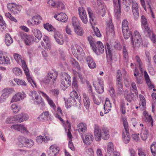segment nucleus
<instances>
[{
    "mask_svg": "<svg viewBox=\"0 0 156 156\" xmlns=\"http://www.w3.org/2000/svg\"><path fill=\"white\" fill-rule=\"evenodd\" d=\"M122 31L124 38L125 39H127L130 36H132V33L129 30H122Z\"/></svg>",
    "mask_w": 156,
    "mask_h": 156,
    "instance_id": "obj_42",
    "label": "nucleus"
},
{
    "mask_svg": "<svg viewBox=\"0 0 156 156\" xmlns=\"http://www.w3.org/2000/svg\"><path fill=\"white\" fill-rule=\"evenodd\" d=\"M131 87L132 91L135 93L136 95L138 94L137 90L135 83L133 82L131 83Z\"/></svg>",
    "mask_w": 156,
    "mask_h": 156,
    "instance_id": "obj_56",
    "label": "nucleus"
},
{
    "mask_svg": "<svg viewBox=\"0 0 156 156\" xmlns=\"http://www.w3.org/2000/svg\"><path fill=\"white\" fill-rule=\"evenodd\" d=\"M92 49L97 55H99L104 52V47L102 43L98 41L97 43V46L95 45V47H93Z\"/></svg>",
    "mask_w": 156,
    "mask_h": 156,
    "instance_id": "obj_9",
    "label": "nucleus"
},
{
    "mask_svg": "<svg viewBox=\"0 0 156 156\" xmlns=\"http://www.w3.org/2000/svg\"><path fill=\"white\" fill-rule=\"evenodd\" d=\"M114 7V12L115 16L117 19H118L120 15L121 12V6L119 5L118 6H115Z\"/></svg>",
    "mask_w": 156,
    "mask_h": 156,
    "instance_id": "obj_38",
    "label": "nucleus"
},
{
    "mask_svg": "<svg viewBox=\"0 0 156 156\" xmlns=\"http://www.w3.org/2000/svg\"><path fill=\"white\" fill-rule=\"evenodd\" d=\"M30 95L33 98H35L37 100L38 98V95L37 93V92L35 91H31L30 94Z\"/></svg>",
    "mask_w": 156,
    "mask_h": 156,
    "instance_id": "obj_63",
    "label": "nucleus"
},
{
    "mask_svg": "<svg viewBox=\"0 0 156 156\" xmlns=\"http://www.w3.org/2000/svg\"><path fill=\"white\" fill-rule=\"evenodd\" d=\"M9 91L7 90H5V92L3 93L1 96L2 98H3L5 100L6 98L9 96Z\"/></svg>",
    "mask_w": 156,
    "mask_h": 156,
    "instance_id": "obj_64",
    "label": "nucleus"
},
{
    "mask_svg": "<svg viewBox=\"0 0 156 156\" xmlns=\"http://www.w3.org/2000/svg\"><path fill=\"white\" fill-rule=\"evenodd\" d=\"M116 85L117 93L122 94L123 90L122 82H116Z\"/></svg>",
    "mask_w": 156,
    "mask_h": 156,
    "instance_id": "obj_31",
    "label": "nucleus"
},
{
    "mask_svg": "<svg viewBox=\"0 0 156 156\" xmlns=\"http://www.w3.org/2000/svg\"><path fill=\"white\" fill-rule=\"evenodd\" d=\"M10 63L9 58L0 50V64L7 66Z\"/></svg>",
    "mask_w": 156,
    "mask_h": 156,
    "instance_id": "obj_10",
    "label": "nucleus"
},
{
    "mask_svg": "<svg viewBox=\"0 0 156 156\" xmlns=\"http://www.w3.org/2000/svg\"><path fill=\"white\" fill-rule=\"evenodd\" d=\"M57 76V72H50L48 73L47 77L43 80V82L45 83L53 85L56 83Z\"/></svg>",
    "mask_w": 156,
    "mask_h": 156,
    "instance_id": "obj_5",
    "label": "nucleus"
},
{
    "mask_svg": "<svg viewBox=\"0 0 156 156\" xmlns=\"http://www.w3.org/2000/svg\"><path fill=\"white\" fill-rule=\"evenodd\" d=\"M16 120L20 122H21L28 119V115L25 113H21L15 116Z\"/></svg>",
    "mask_w": 156,
    "mask_h": 156,
    "instance_id": "obj_23",
    "label": "nucleus"
},
{
    "mask_svg": "<svg viewBox=\"0 0 156 156\" xmlns=\"http://www.w3.org/2000/svg\"><path fill=\"white\" fill-rule=\"evenodd\" d=\"M77 128L78 131L82 136L87 130V125L82 122L80 123L77 125Z\"/></svg>",
    "mask_w": 156,
    "mask_h": 156,
    "instance_id": "obj_22",
    "label": "nucleus"
},
{
    "mask_svg": "<svg viewBox=\"0 0 156 156\" xmlns=\"http://www.w3.org/2000/svg\"><path fill=\"white\" fill-rule=\"evenodd\" d=\"M79 14L82 22L86 24L87 22V19L86 12L84 8L82 7H80L78 9Z\"/></svg>",
    "mask_w": 156,
    "mask_h": 156,
    "instance_id": "obj_11",
    "label": "nucleus"
},
{
    "mask_svg": "<svg viewBox=\"0 0 156 156\" xmlns=\"http://www.w3.org/2000/svg\"><path fill=\"white\" fill-rule=\"evenodd\" d=\"M122 30H129L128 27V22L127 20H124L122 23Z\"/></svg>",
    "mask_w": 156,
    "mask_h": 156,
    "instance_id": "obj_39",
    "label": "nucleus"
},
{
    "mask_svg": "<svg viewBox=\"0 0 156 156\" xmlns=\"http://www.w3.org/2000/svg\"><path fill=\"white\" fill-rule=\"evenodd\" d=\"M15 81L18 85L24 86H26L27 85L26 82L23 80L16 79L15 80Z\"/></svg>",
    "mask_w": 156,
    "mask_h": 156,
    "instance_id": "obj_50",
    "label": "nucleus"
},
{
    "mask_svg": "<svg viewBox=\"0 0 156 156\" xmlns=\"http://www.w3.org/2000/svg\"><path fill=\"white\" fill-rule=\"evenodd\" d=\"M114 150V146L113 144L111 142L109 143L107 151L108 153L113 152Z\"/></svg>",
    "mask_w": 156,
    "mask_h": 156,
    "instance_id": "obj_52",
    "label": "nucleus"
},
{
    "mask_svg": "<svg viewBox=\"0 0 156 156\" xmlns=\"http://www.w3.org/2000/svg\"><path fill=\"white\" fill-rule=\"evenodd\" d=\"M36 141L38 144H41L42 143H46V140L44 136H39L36 138Z\"/></svg>",
    "mask_w": 156,
    "mask_h": 156,
    "instance_id": "obj_36",
    "label": "nucleus"
},
{
    "mask_svg": "<svg viewBox=\"0 0 156 156\" xmlns=\"http://www.w3.org/2000/svg\"><path fill=\"white\" fill-rule=\"evenodd\" d=\"M72 24L74 28L80 26V24L76 18L73 17L72 19Z\"/></svg>",
    "mask_w": 156,
    "mask_h": 156,
    "instance_id": "obj_40",
    "label": "nucleus"
},
{
    "mask_svg": "<svg viewBox=\"0 0 156 156\" xmlns=\"http://www.w3.org/2000/svg\"><path fill=\"white\" fill-rule=\"evenodd\" d=\"M137 150V154L139 156H146V153L142 149L138 148Z\"/></svg>",
    "mask_w": 156,
    "mask_h": 156,
    "instance_id": "obj_60",
    "label": "nucleus"
},
{
    "mask_svg": "<svg viewBox=\"0 0 156 156\" xmlns=\"http://www.w3.org/2000/svg\"><path fill=\"white\" fill-rule=\"evenodd\" d=\"M105 50L107 58V61L111 63L112 60V51L108 43H107L105 45Z\"/></svg>",
    "mask_w": 156,
    "mask_h": 156,
    "instance_id": "obj_12",
    "label": "nucleus"
},
{
    "mask_svg": "<svg viewBox=\"0 0 156 156\" xmlns=\"http://www.w3.org/2000/svg\"><path fill=\"white\" fill-rule=\"evenodd\" d=\"M54 37L58 44L61 45H62L63 44L64 39L63 36L58 31L55 32Z\"/></svg>",
    "mask_w": 156,
    "mask_h": 156,
    "instance_id": "obj_21",
    "label": "nucleus"
},
{
    "mask_svg": "<svg viewBox=\"0 0 156 156\" xmlns=\"http://www.w3.org/2000/svg\"><path fill=\"white\" fill-rule=\"evenodd\" d=\"M34 143L33 140L23 138L22 144L25 147L30 148L34 145Z\"/></svg>",
    "mask_w": 156,
    "mask_h": 156,
    "instance_id": "obj_19",
    "label": "nucleus"
},
{
    "mask_svg": "<svg viewBox=\"0 0 156 156\" xmlns=\"http://www.w3.org/2000/svg\"><path fill=\"white\" fill-rule=\"evenodd\" d=\"M81 97L79 96L75 90H73L70 92V97L67 100V102L71 103L70 105H72L73 103H75V105L77 106L80 107L81 105Z\"/></svg>",
    "mask_w": 156,
    "mask_h": 156,
    "instance_id": "obj_2",
    "label": "nucleus"
},
{
    "mask_svg": "<svg viewBox=\"0 0 156 156\" xmlns=\"http://www.w3.org/2000/svg\"><path fill=\"white\" fill-rule=\"evenodd\" d=\"M102 131L101 132L98 125H95L94 133L95 138L97 141H100L101 137L105 140H107L109 138V131L107 128L103 127Z\"/></svg>",
    "mask_w": 156,
    "mask_h": 156,
    "instance_id": "obj_1",
    "label": "nucleus"
},
{
    "mask_svg": "<svg viewBox=\"0 0 156 156\" xmlns=\"http://www.w3.org/2000/svg\"><path fill=\"white\" fill-rule=\"evenodd\" d=\"M56 7L60 10H62L64 9L65 7L63 3L61 2H57Z\"/></svg>",
    "mask_w": 156,
    "mask_h": 156,
    "instance_id": "obj_48",
    "label": "nucleus"
},
{
    "mask_svg": "<svg viewBox=\"0 0 156 156\" xmlns=\"http://www.w3.org/2000/svg\"><path fill=\"white\" fill-rule=\"evenodd\" d=\"M13 40L10 35L7 33L5 35V43L7 46L10 45L13 42Z\"/></svg>",
    "mask_w": 156,
    "mask_h": 156,
    "instance_id": "obj_30",
    "label": "nucleus"
},
{
    "mask_svg": "<svg viewBox=\"0 0 156 156\" xmlns=\"http://www.w3.org/2000/svg\"><path fill=\"white\" fill-rule=\"evenodd\" d=\"M40 17L39 16L37 15L36 16H34L32 18L31 22H30V20L28 21L29 24H30L33 25L34 24H38L40 23Z\"/></svg>",
    "mask_w": 156,
    "mask_h": 156,
    "instance_id": "obj_26",
    "label": "nucleus"
},
{
    "mask_svg": "<svg viewBox=\"0 0 156 156\" xmlns=\"http://www.w3.org/2000/svg\"><path fill=\"white\" fill-rule=\"evenodd\" d=\"M44 27L45 29L47 30L48 31L55 32V29L54 28L52 25L49 24L48 23L44 24Z\"/></svg>",
    "mask_w": 156,
    "mask_h": 156,
    "instance_id": "obj_34",
    "label": "nucleus"
},
{
    "mask_svg": "<svg viewBox=\"0 0 156 156\" xmlns=\"http://www.w3.org/2000/svg\"><path fill=\"white\" fill-rule=\"evenodd\" d=\"M146 35L150 38L154 44H156V35L153 33L151 31V32L150 34V36H148L147 34H145Z\"/></svg>",
    "mask_w": 156,
    "mask_h": 156,
    "instance_id": "obj_45",
    "label": "nucleus"
},
{
    "mask_svg": "<svg viewBox=\"0 0 156 156\" xmlns=\"http://www.w3.org/2000/svg\"><path fill=\"white\" fill-rule=\"evenodd\" d=\"M40 117L42 119H51V114L48 111H44L40 115Z\"/></svg>",
    "mask_w": 156,
    "mask_h": 156,
    "instance_id": "obj_32",
    "label": "nucleus"
},
{
    "mask_svg": "<svg viewBox=\"0 0 156 156\" xmlns=\"http://www.w3.org/2000/svg\"><path fill=\"white\" fill-rule=\"evenodd\" d=\"M132 9L134 18L135 20H136L139 16L138 5L137 3L133 2L132 3Z\"/></svg>",
    "mask_w": 156,
    "mask_h": 156,
    "instance_id": "obj_15",
    "label": "nucleus"
},
{
    "mask_svg": "<svg viewBox=\"0 0 156 156\" xmlns=\"http://www.w3.org/2000/svg\"><path fill=\"white\" fill-rule=\"evenodd\" d=\"M76 33L78 35L82 36L83 35V32L82 29L80 26L74 28Z\"/></svg>",
    "mask_w": 156,
    "mask_h": 156,
    "instance_id": "obj_47",
    "label": "nucleus"
},
{
    "mask_svg": "<svg viewBox=\"0 0 156 156\" xmlns=\"http://www.w3.org/2000/svg\"><path fill=\"white\" fill-rule=\"evenodd\" d=\"M71 84V81H69V80L66 81V79H62L60 86L62 89L64 90H65L69 86H70Z\"/></svg>",
    "mask_w": 156,
    "mask_h": 156,
    "instance_id": "obj_28",
    "label": "nucleus"
},
{
    "mask_svg": "<svg viewBox=\"0 0 156 156\" xmlns=\"http://www.w3.org/2000/svg\"><path fill=\"white\" fill-rule=\"evenodd\" d=\"M151 150L153 156H156V142H153L151 146Z\"/></svg>",
    "mask_w": 156,
    "mask_h": 156,
    "instance_id": "obj_37",
    "label": "nucleus"
},
{
    "mask_svg": "<svg viewBox=\"0 0 156 156\" xmlns=\"http://www.w3.org/2000/svg\"><path fill=\"white\" fill-rule=\"evenodd\" d=\"M93 85L98 93L101 94L104 92L103 82L102 80H98L97 81L94 82Z\"/></svg>",
    "mask_w": 156,
    "mask_h": 156,
    "instance_id": "obj_6",
    "label": "nucleus"
},
{
    "mask_svg": "<svg viewBox=\"0 0 156 156\" xmlns=\"http://www.w3.org/2000/svg\"><path fill=\"white\" fill-rule=\"evenodd\" d=\"M111 104L110 101L108 98H106L104 107L105 114L111 110Z\"/></svg>",
    "mask_w": 156,
    "mask_h": 156,
    "instance_id": "obj_27",
    "label": "nucleus"
},
{
    "mask_svg": "<svg viewBox=\"0 0 156 156\" xmlns=\"http://www.w3.org/2000/svg\"><path fill=\"white\" fill-rule=\"evenodd\" d=\"M21 62L23 68V69L25 74L26 75H28L29 74V70L27 67L26 62L24 61L21 60Z\"/></svg>",
    "mask_w": 156,
    "mask_h": 156,
    "instance_id": "obj_43",
    "label": "nucleus"
},
{
    "mask_svg": "<svg viewBox=\"0 0 156 156\" xmlns=\"http://www.w3.org/2000/svg\"><path fill=\"white\" fill-rule=\"evenodd\" d=\"M143 114L147 120V121L151 122V125L152 126H153V121L151 115H149L148 113L146 111H144Z\"/></svg>",
    "mask_w": 156,
    "mask_h": 156,
    "instance_id": "obj_41",
    "label": "nucleus"
},
{
    "mask_svg": "<svg viewBox=\"0 0 156 156\" xmlns=\"http://www.w3.org/2000/svg\"><path fill=\"white\" fill-rule=\"evenodd\" d=\"M11 128L25 133H28L27 128L24 125L22 124L13 125L11 126Z\"/></svg>",
    "mask_w": 156,
    "mask_h": 156,
    "instance_id": "obj_13",
    "label": "nucleus"
},
{
    "mask_svg": "<svg viewBox=\"0 0 156 156\" xmlns=\"http://www.w3.org/2000/svg\"><path fill=\"white\" fill-rule=\"evenodd\" d=\"M81 136L84 143L87 145H90L94 139L93 135L90 133L86 134L84 138L83 135Z\"/></svg>",
    "mask_w": 156,
    "mask_h": 156,
    "instance_id": "obj_14",
    "label": "nucleus"
},
{
    "mask_svg": "<svg viewBox=\"0 0 156 156\" xmlns=\"http://www.w3.org/2000/svg\"><path fill=\"white\" fill-rule=\"evenodd\" d=\"M86 61L90 68L93 69L96 67V64L91 57L90 56L87 57L86 58Z\"/></svg>",
    "mask_w": 156,
    "mask_h": 156,
    "instance_id": "obj_24",
    "label": "nucleus"
},
{
    "mask_svg": "<svg viewBox=\"0 0 156 156\" xmlns=\"http://www.w3.org/2000/svg\"><path fill=\"white\" fill-rule=\"evenodd\" d=\"M131 44L133 48L135 47H140L142 44V41L141 36L137 31L134 32L133 37L131 36L130 37Z\"/></svg>",
    "mask_w": 156,
    "mask_h": 156,
    "instance_id": "obj_3",
    "label": "nucleus"
},
{
    "mask_svg": "<svg viewBox=\"0 0 156 156\" xmlns=\"http://www.w3.org/2000/svg\"><path fill=\"white\" fill-rule=\"evenodd\" d=\"M54 17L57 20L62 22H66L68 19L66 15L62 12H61L57 15L55 14Z\"/></svg>",
    "mask_w": 156,
    "mask_h": 156,
    "instance_id": "obj_16",
    "label": "nucleus"
},
{
    "mask_svg": "<svg viewBox=\"0 0 156 156\" xmlns=\"http://www.w3.org/2000/svg\"><path fill=\"white\" fill-rule=\"evenodd\" d=\"M22 37L24 39L25 44L27 45H30L34 42H35V37L33 36L28 35L24 33L22 35Z\"/></svg>",
    "mask_w": 156,
    "mask_h": 156,
    "instance_id": "obj_8",
    "label": "nucleus"
},
{
    "mask_svg": "<svg viewBox=\"0 0 156 156\" xmlns=\"http://www.w3.org/2000/svg\"><path fill=\"white\" fill-rule=\"evenodd\" d=\"M87 40L89 42L90 44V46L92 47V48L94 47H95V44L94 42L93 41V38L91 36H89L87 37Z\"/></svg>",
    "mask_w": 156,
    "mask_h": 156,
    "instance_id": "obj_57",
    "label": "nucleus"
},
{
    "mask_svg": "<svg viewBox=\"0 0 156 156\" xmlns=\"http://www.w3.org/2000/svg\"><path fill=\"white\" fill-rule=\"evenodd\" d=\"M22 8V7L21 5H16V6L14 8L11 12L14 14H18L20 12Z\"/></svg>",
    "mask_w": 156,
    "mask_h": 156,
    "instance_id": "obj_44",
    "label": "nucleus"
},
{
    "mask_svg": "<svg viewBox=\"0 0 156 156\" xmlns=\"http://www.w3.org/2000/svg\"><path fill=\"white\" fill-rule=\"evenodd\" d=\"M125 103L124 101L122 100L121 102L120 109L122 113L123 114H125L126 113V108L125 107Z\"/></svg>",
    "mask_w": 156,
    "mask_h": 156,
    "instance_id": "obj_51",
    "label": "nucleus"
},
{
    "mask_svg": "<svg viewBox=\"0 0 156 156\" xmlns=\"http://www.w3.org/2000/svg\"><path fill=\"white\" fill-rule=\"evenodd\" d=\"M11 109L13 110V112L16 114L20 111V108L15 104H12L11 107Z\"/></svg>",
    "mask_w": 156,
    "mask_h": 156,
    "instance_id": "obj_49",
    "label": "nucleus"
},
{
    "mask_svg": "<svg viewBox=\"0 0 156 156\" xmlns=\"http://www.w3.org/2000/svg\"><path fill=\"white\" fill-rule=\"evenodd\" d=\"M51 152L49 154V156H57L59 151V148L56 145H53L50 147Z\"/></svg>",
    "mask_w": 156,
    "mask_h": 156,
    "instance_id": "obj_20",
    "label": "nucleus"
},
{
    "mask_svg": "<svg viewBox=\"0 0 156 156\" xmlns=\"http://www.w3.org/2000/svg\"><path fill=\"white\" fill-rule=\"evenodd\" d=\"M116 82H122V74L119 70L117 71Z\"/></svg>",
    "mask_w": 156,
    "mask_h": 156,
    "instance_id": "obj_46",
    "label": "nucleus"
},
{
    "mask_svg": "<svg viewBox=\"0 0 156 156\" xmlns=\"http://www.w3.org/2000/svg\"><path fill=\"white\" fill-rule=\"evenodd\" d=\"M123 52L124 58L125 59H127L128 58V52L126 47L125 46H123Z\"/></svg>",
    "mask_w": 156,
    "mask_h": 156,
    "instance_id": "obj_58",
    "label": "nucleus"
},
{
    "mask_svg": "<svg viewBox=\"0 0 156 156\" xmlns=\"http://www.w3.org/2000/svg\"><path fill=\"white\" fill-rule=\"evenodd\" d=\"M43 40L45 42L44 43L43 42H41V44L42 47H45V44L48 47H49L50 46V44L49 38L47 36H44L43 37Z\"/></svg>",
    "mask_w": 156,
    "mask_h": 156,
    "instance_id": "obj_33",
    "label": "nucleus"
},
{
    "mask_svg": "<svg viewBox=\"0 0 156 156\" xmlns=\"http://www.w3.org/2000/svg\"><path fill=\"white\" fill-rule=\"evenodd\" d=\"M141 23L142 28L145 34L147 33L148 36H150L151 32V30L148 26L147 20L145 16L143 15L141 16Z\"/></svg>",
    "mask_w": 156,
    "mask_h": 156,
    "instance_id": "obj_7",
    "label": "nucleus"
},
{
    "mask_svg": "<svg viewBox=\"0 0 156 156\" xmlns=\"http://www.w3.org/2000/svg\"><path fill=\"white\" fill-rule=\"evenodd\" d=\"M88 13L90 17V21L91 25L93 26V25L96 24V19L94 14H93L91 9L90 8L87 9Z\"/></svg>",
    "mask_w": 156,
    "mask_h": 156,
    "instance_id": "obj_25",
    "label": "nucleus"
},
{
    "mask_svg": "<svg viewBox=\"0 0 156 156\" xmlns=\"http://www.w3.org/2000/svg\"><path fill=\"white\" fill-rule=\"evenodd\" d=\"M17 121L16 119L15 116H11L8 117L5 120V123L8 124H11Z\"/></svg>",
    "mask_w": 156,
    "mask_h": 156,
    "instance_id": "obj_35",
    "label": "nucleus"
},
{
    "mask_svg": "<svg viewBox=\"0 0 156 156\" xmlns=\"http://www.w3.org/2000/svg\"><path fill=\"white\" fill-rule=\"evenodd\" d=\"M32 33L37 38H35V42H37L39 41L42 37V35L41 32L38 29H33L32 30Z\"/></svg>",
    "mask_w": 156,
    "mask_h": 156,
    "instance_id": "obj_18",
    "label": "nucleus"
},
{
    "mask_svg": "<svg viewBox=\"0 0 156 156\" xmlns=\"http://www.w3.org/2000/svg\"><path fill=\"white\" fill-rule=\"evenodd\" d=\"M72 64L75 68H76L78 69H80V65L79 63L77 62L74 59H71Z\"/></svg>",
    "mask_w": 156,
    "mask_h": 156,
    "instance_id": "obj_53",
    "label": "nucleus"
},
{
    "mask_svg": "<svg viewBox=\"0 0 156 156\" xmlns=\"http://www.w3.org/2000/svg\"><path fill=\"white\" fill-rule=\"evenodd\" d=\"M47 3L49 6L52 7H56L57 2H55L54 0H49L48 1Z\"/></svg>",
    "mask_w": 156,
    "mask_h": 156,
    "instance_id": "obj_62",
    "label": "nucleus"
},
{
    "mask_svg": "<svg viewBox=\"0 0 156 156\" xmlns=\"http://www.w3.org/2000/svg\"><path fill=\"white\" fill-rule=\"evenodd\" d=\"M13 71L15 75L17 76H20L22 74L21 70L18 68H14L13 69Z\"/></svg>",
    "mask_w": 156,
    "mask_h": 156,
    "instance_id": "obj_54",
    "label": "nucleus"
},
{
    "mask_svg": "<svg viewBox=\"0 0 156 156\" xmlns=\"http://www.w3.org/2000/svg\"><path fill=\"white\" fill-rule=\"evenodd\" d=\"M94 33L98 37H100L101 36V34L98 29L97 27H94L93 28Z\"/></svg>",
    "mask_w": 156,
    "mask_h": 156,
    "instance_id": "obj_59",
    "label": "nucleus"
},
{
    "mask_svg": "<svg viewBox=\"0 0 156 156\" xmlns=\"http://www.w3.org/2000/svg\"><path fill=\"white\" fill-rule=\"evenodd\" d=\"M16 6V4L13 3H11L8 4L7 6L8 9H9L11 12L15 6Z\"/></svg>",
    "mask_w": 156,
    "mask_h": 156,
    "instance_id": "obj_55",
    "label": "nucleus"
},
{
    "mask_svg": "<svg viewBox=\"0 0 156 156\" xmlns=\"http://www.w3.org/2000/svg\"><path fill=\"white\" fill-rule=\"evenodd\" d=\"M26 96L24 92L18 93L14 95L12 99L11 102H15L19 101L20 99H23Z\"/></svg>",
    "mask_w": 156,
    "mask_h": 156,
    "instance_id": "obj_17",
    "label": "nucleus"
},
{
    "mask_svg": "<svg viewBox=\"0 0 156 156\" xmlns=\"http://www.w3.org/2000/svg\"><path fill=\"white\" fill-rule=\"evenodd\" d=\"M148 131L146 128L142 129L140 133L141 138L143 140H145L148 137Z\"/></svg>",
    "mask_w": 156,
    "mask_h": 156,
    "instance_id": "obj_29",
    "label": "nucleus"
},
{
    "mask_svg": "<svg viewBox=\"0 0 156 156\" xmlns=\"http://www.w3.org/2000/svg\"><path fill=\"white\" fill-rule=\"evenodd\" d=\"M125 129V131L122 132V138L124 143L127 144L129 143L130 139V136L129 132L128 123L126 119L123 117L122 119Z\"/></svg>",
    "mask_w": 156,
    "mask_h": 156,
    "instance_id": "obj_4",
    "label": "nucleus"
},
{
    "mask_svg": "<svg viewBox=\"0 0 156 156\" xmlns=\"http://www.w3.org/2000/svg\"><path fill=\"white\" fill-rule=\"evenodd\" d=\"M47 100L48 104L50 105L51 107L54 109H55L56 108V106L55 104L54 103L53 101L50 99L49 98L47 99Z\"/></svg>",
    "mask_w": 156,
    "mask_h": 156,
    "instance_id": "obj_61",
    "label": "nucleus"
}]
</instances>
